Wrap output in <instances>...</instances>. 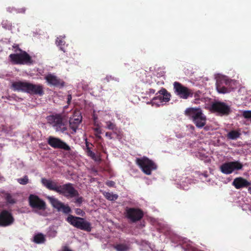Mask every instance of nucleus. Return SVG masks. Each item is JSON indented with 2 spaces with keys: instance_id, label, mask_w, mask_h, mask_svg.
Here are the masks:
<instances>
[{
  "instance_id": "1",
  "label": "nucleus",
  "mask_w": 251,
  "mask_h": 251,
  "mask_svg": "<svg viewBox=\"0 0 251 251\" xmlns=\"http://www.w3.org/2000/svg\"><path fill=\"white\" fill-rule=\"evenodd\" d=\"M185 112L198 128H201L205 125L206 117L200 108L189 107Z\"/></svg>"
},
{
  "instance_id": "2",
  "label": "nucleus",
  "mask_w": 251,
  "mask_h": 251,
  "mask_svg": "<svg viewBox=\"0 0 251 251\" xmlns=\"http://www.w3.org/2000/svg\"><path fill=\"white\" fill-rule=\"evenodd\" d=\"M235 82L226 76H222L217 78L216 90L220 94H226L230 92L234 88L233 85Z\"/></svg>"
},
{
  "instance_id": "3",
  "label": "nucleus",
  "mask_w": 251,
  "mask_h": 251,
  "mask_svg": "<svg viewBox=\"0 0 251 251\" xmlns=\"http://www.w3.org/2000/svg\"><path fill=\"white\" fill-rule=\"evenodd\" d=\"M47 120L56 132L65 133L67 127L63 121V118L60 114H54L47 117Z\"/></svg>"
},
{
  "instance_id": "4",
  "label": "nucleus",
  "mask_w": 251,
  "mask_h": 251,
  "mask_svg": "<svg viewBox=\"0 0 251 251\" xmlns=\"http://www.w3.org/2000/svg\"><path fill=\"white\" fill-rule=\"evenodd\" d=\"M136 162L142 171L147 175H150L151 172L157 168L155 163L145 156L137 158Z\"/></svg>"
},
{
  "instance_id": "5",
  "label": "nucleus",
  "mask_w": 251,
  "mask_h": 251,
  "mask_svg": "<svg viewBox=\"0 0 251 251\" xmlns=\"http://www.w3.org/2000/svg\"><path fill=\"white\" fill-rule=\"evenodd\" d=\"M67 221L74 226L81 230L90 231L92 229L90 223L84 219L69 215L67 218Z\"/></svg>"
},
{
  "instance_id": "6",
  "label": "nucleus",
  "mask_w": 251,
  "mask_h": 251,
  "mask_svg": "<svg viewBox=\"0 0 251 251\" xmlns=\"http://www.w3.org/2000/svg\"><path fill=\"white\" fill-rule=\"evenodd\" d=\"M243 167V165L239 161H230L221 165L220 170L223 174L229 175L236 171L242 170Z\"/></svg>"
},
{
  "instance_id": "7",
  "label": "nucleus",
  "mask_w": 251,
  "mask_h": 251,
  "mask_svg": "<svg viewBox=\"0 0 251 251\" xmlns=\"http://www.w3.org/2000/svg\"><path fill=\"white\" fill-rule=\"evenodd\" d=\"M173 86L175 94L180 98L186 100L189 97H192V90L180 83L175 81L173 83Z\"/></svg>"
},
{
  "instance_id": "8",
  "label": "nucleus",
  "mask_w": 251,
  "mask_h": 251,
  "mask_svg": "<svg viewBox=\"0 0 251 251\" xmlns=\"http://www.w3.org/2000/svg\"><path fill=\"white\" fill-rule=\"evenodd\" d=\"M19 52L16 53L11 54L9 58L14 64H26L31 62V59L30 56L25 51L19 50Z\"/></svg>"
},
{
  "instance_id": "9",
  "label": "nucleus",
  "mask_w": 251,
  "mask_h": 251,
  "mask_svg": "<svg viewBox=\"0 0 251 251\" xmlns=\"http://www.w3.org/2000/svg\"><path fill=\"white\" fill-rule=\"evenodd\" d=\"M58 193L68 199L72 198L78 195V191L74 188L73 184L70 183L60 185Z\"/></svg>"
},
{
  "instance_id": "10",
  "label": "nucleus",
  "mask_w": 251,
  "mask_h": 251,
  "mask_svg": "<svg viewBox=\"0 0 251 251\" xmlns=\"http://www.w3.org/2000/svg\"><path fill=\"white\" fill-rule=\"evenodd\" d=\"M211 109L220 115H228L230 112V107L226 103L215 101L211 105Z\"/></svg>"
},
{
  "instance_id": "11",
  "label": "nucleus",
  "mask_w": 251,
  "mask_h": 251,
  "mask_svg": "<svg viewBox=\"0 0 251 251\" xmlns=\"http://www.w3.org/2000/svg\"><path fill=\"white\" fill-rule=\"evenodd\" d=\"M47 198L52 206L57 209L58 211H62L65 214H68L71 212V209L68 205L64 204L54 197L47 196Z\"/></svg>"
},
{
  "instance_id": "12",
  "label": "nucleus",
  "mask_w": 251,
  "mask_h": 251,
  "mask_svg": "<svg viewBox=\"0 0 251 251\" xmlns=\"http://www.w3.org/2000/svg\"><path fill=\"white\" fill-rule=\"evenodd\" d=\"M48 142L51 147L55 149H60L67 151L71 150L68 145L58 138L50 136L48 138Z\"/></svg>"
},
{
  "instance_id": "13",
  "label": "nucleus",
  "mask_w": 251,
  "mask_h": 251,
  "mask_svg": "<svg viewBox=\"0 0 251 251\" xmlns=\"http://www.w3.org/2000/svg\"><path fill=\"white\" fill-rule=\"evenodd\" d=\"M81 121L82 116L80 112L79 111H75L69 120L70 127L73 130L72 133L76 132Z\"/></svg>"
},
{
  "instance_id": "14",
  "label": "nucleus",
  "mask_w": 251,
  "mask_h": 251,
  "mask_svg": "<svg viewBox=\"0 0 251 251\" xmlns=\"http://www.w3.org/2000/svg\"><path fill=\"white\" fill-rule=\"evenodd\" d=\"M14 220L12 214L8 211L3 210L0 213V226H9L13 224Z\"/></svg>"
},
{
  "instance_id": "15",
  "label": "nucleus",
  "mask_w": 251,
  "mask_h": 251,
  "mask_svg": "<svg viewBox=\"0 0 251 251\" xmlns=\"http://www.w3.org/2000/svg\"><path fill=\"white\" fill-rule=\"evenodd\" d=\"M30 206L39 210L45 209L46 204L45 202L41 200L37 196L30 195L28 198Z\"/></svg>"
},
{
  "instance_id": "16",
  "label": "nucleus",
  "mask_w": 251,
  "mask_h": 251,
  "mask_svg": "<svg viewBox=\"0 0 251 251\" xmlns=\"http://www.w3.org/2000/svg\"><path fill=\"white\" fill-rule=\"evenodd\" d=\"M143 215V212L138 209L127 208L126 210V217L133 222L140 220Z\"/></svg>"
},
{
  "instance_id": "17",
  "label": "nucleus",
  "mask_w": 251,
  "mask_h": 251,
  "mask_svg": "<svg viewBox=\"0 0 251 251\" xmlns=\"http://www.w3.org/2000/svg\"><path fill=\"white\" fill-rule=\"evenodd\" d=\"M28 85L27 81H14L12 83L11 88L15 91L27 93Z\"/></svg>"
},
{
  "instance_id": "18",
  "label": "nucleus",
  "mask_w": 251,
  "mask_h": 251,
  "mask_svg": "<svg viewBox=\"0 0 251 251\" xmlns=\"http://www.w3.org/2000/svg\"><path fill=\"white\" fill-rule=\"evenodd\" d=\"M41 182L47 189L58 193L60 185L55 180L42 178L41 179Z\"/></svg>"
},
{
  "instance_id": "19",
  "label": "nucleus",
  "mask_w": 251,
  "mask_h": 251,
  "mask_svg": "<svg viewBox=\"0 0 251 251\" xmlns=\"http://www.w3.org/2000/svg\"><path fill=\"white\" fill-rule=\"evenodd\" d=\"M27 93L42 96L44 94V92L42 85L33 84L29 82Z\"/></svg>"
},
{
  "instance_id": "20",
  "label": "nucleus",
  "mask_w": 251,
  "mask_h": 251,
  "mask_svg": "<svg viewBox=\"0 0 251 251\" xmlns=\"http://www.w3.org/2000/svg\"><path fill=\"white\" fill-rule=\"evenodd\" d=\"M45 79L48 84L52 86H64V82L61 81L58 77L53 74H49L46 75Z\"/></svg>"
},
{
  "instance_id": "21",
  "label": "nucleus",
  "mask_w": 251,
  "mask_h": 251,
  "mask_svg": "<svg viewBox=\"0 0 251 251\" xmlns=\"http://www.w3.org/2000/svg\"><path fill=\"white\" fill-rule=\"evenodd\" d=\"M155 95H158L159 99L162 101L163 105L170 101L171 95L166 89L162 88L156 93Z\"/></svg>"
},
{
  "instance_id": "22",
  "label": "nucleus",
  "mask_w": 251,
  "mask_h": 251,
  "mask_svg": "<svg viewBox=\"0 0 251 251\" xmlns=\"http://www.w3.org/2000/svg\"><path fill=\"white\" fill-rule=\"evenodd\" d=\"M232 184L236 189H240L250 185L251 183L242 177H238L233 180Z\"/></svg>"
},
{
  "instance_id": "23",
  "label": "nucleus",
  "mask_w": 251,
  "mask_h": 251,
  "mask_svg": "<svg viewBox=\"0 0 251 251\" xmlns=\"http://www.w3.org/2000/svg\"><path fill=\"white\" fill-rule=\"evenodd\" d=\"M194 98V103L196 104H201L205 102L208 99L204 96V95L200 91L193 92V96Z\"/></svg>"
},
{
  "instance_id": "24",
  "label": "nucleus",
  "mask_w": 251,
  "mask_h": 251,
  "mask_svg": "<svg viewBox=\"0 0 251 251\" xmlns=\"http://www.w3.org/2000/svg\"><path fill=\"white\" fill-rule=\"evenodd\" d=\"M163 84L164 82L162 81H158L156 83L152 82L150 84L151 87L148 88L147 90L145 92V94L146 95H149L150 97L151 95L154 94L158 89V86L161 85Z\"/></svg>"
},
{
  "instance_id": "25",
  "label": "nucleus",
  "mask_w": 251,
  "mask_h": 251,
  "mask_svg": "<svg viewBox=\"0 0 251 251\" xmlns=\"http://www.w3.org/2000/svg\"><path fill=\"white\" fill-rule=\"evenodd\" d=\"M86 152L88 156L90 157L92 159L96 162H99L100 161V156L97 155L95 152L92 151L90 148L86 144Z\"/></svg>"
},
{
  "instance_id": "26",
  "label": "nucleus",
  "mask_w": 251,
  "mask_h": 251,
  "mask_svg": "<svg viewBox=\"0 0 251 251\" xmlns=\"http://www.w3.org/2000/svg\"><path fill=\"white\" fill-rule=\"evenodd\" d=\"M158 95H155L152 100L147 102L148 104H151L153 106L159 107L161 105H163L162 101L159 99Z\"/></svg>"
},
{
  "instance_id": "27",
  "label": "nucleus",
  "mask_w": 251,
  "mask_h": 251,
  "mask_svg": "<svg viewBox=\"0 0 251 251\" xmlns=\"http://www.w3.org/2000/svg\"><path fill=\"white\" fill-rule=\"evenodd\" d=\"M65 38V36H60L57 38L56 40V45L57 46L59 47L60 49L62 50L63 52H65V42L64 41L63 39Z\"/></svg>"
},
{
  "instance_id": "28",
  "label": "nucleus",
  "mask_w": 251,
  "mask_h": 251,
  "mask_svg": "<svg viewBox=\"0 0 251 251\" xmlns=\"http://www.w3.org/2000/svg\"><path fill=\"white\" fill-rule=\"evenodd\" d=\"M102 194L107 200L110 201H115L118 198V195L113 193L103 192Z\"/></svg>"
},
{
  "instance_id": "29",
  "label": "nucleus",
  "mask_w": 251,
  "mask_h": 251,
  "mask_svg": "<svg viewBox=\"0 0 251 251\" xmlns=\"http://www.w3.org/2000/svg\"><path fill=\"white\" fill-rule=\"evenodd\" d=\"M45 237L42 233H38L34 236V242L37 244H42L45 241Z\"/></svg>"
},
{
  "instance_id": "30",
  "label": "nucleus",
  "mask_w": 251,
  "mask_h": 251,
  "mask_svg": "<svg viewBox=\"0 0 251 251\" xmlns=\"http://www.w3.org/2000/svg\"><path fill=\"white\" fill-rule=\"evenodd\" d=\"M241 134L239 132L236 130H231L227 134V137L230 140H236L238 138Z\"/></svg>"
},
{
  "instance_id": "31",
  "label": "nucleus",
  "mask_w": 251,
  "mask_h": 251,
  "mask_svg": "<svg viewBox=\"0 0 251 251\" xmlns=\"http://www.w3.org/2000/svg\"><path fill=\"white\" fill-rule=\"evenodd\" d=\"M114 248L117 251H127L129 247L126 244H119L115 245Z\"/></svg>"
},
{
  "instance_id": "32",
  "label": "nucleus",
  "mask_w": 251,
  "mask_h": 251,
  "mask_svg": "<svg viewBox=\"0 0 251 251\" xmlns=\"http://www.w3.org/2000/svg\"><path fill=\"white\" fill-rule=\"evenodd\" d=\"M1 25L3 28L6 29H11L12 24L7 20H3L1 22Z\"/></svg>"
},
{
  "instance_id": "33",
  "label": "nucleus",
  "mask_w": 251,
  "mask_h": 251,
  "mask_svg": "<svg viewBox=\"0 0 251 251\" xmlns=\"http://www.w3.org/2000/svg\"><path fill=\"white\" fill-rule=\"evenodd\" d=\"M105 127L108 129L114 130L117 129L116 125L110 121H107L105 122Z\"/></svg>"
},
{
  "instance_id": "34",
  "label": "nucleus",
  "mask_w": 251,
  "mask_h": 251,
  "mask_svg": "<svg viewBox=\"0 0 251 251\" xmlns=\"http://www.w3.org/2000/svg\"><path fill=\"white\" fill-rule=\"evenodd\" d=\"M17 181L20 184L25 185L28 182V178L27 176H25L22 178L17 179Z\"/></svg>"
},
{
  "instance_id": "35",
  "label": "nucleus",
  "mask_w": 251,
  "mask_h": 251,
  "mask_svg": "<svg viewBox=\"0 0 251 251\" xmlns=\"http://www.w3.org/2000/svg\"><path fill=\"white\" fill-rule=\"evenodd\" d=\"M5 200L7 202L11 204L15 203V200L13 199L11 195L9 194H6L5 195Z\"/></svg>"
},
{
  "instance_id": "36",
  "label": "nucleus",
  "mask_w": 251,
  "mask_h": 251,
  "mask_svg": "<svg viewBox=\"0 0 251 251\" xmlns=\"http://www.w3.org/2000/svg\"><path fill=\"white\" fill-rule=\"evenodd\" d=\"M75 200L74 202L78 204V205H80L83 201V198L81 196H80L78 193V195L75 197Z\"/></svg>"
},
{
  "instance_id": "37",
  "label": "nucleus",
  "mask_w": 251,
  "mask_h": 251,
  "mask_svg": "<svg viewBox=\"0 0 251 251\" xmlns=\"http://www.w3.org/2000/svg\"><path fill=\"white\" fill-rule=\"evenodd\" d=\"M75 213L77 215H80L82 216H83L85 215V212L80 208H76L75 210Z\"/></svg>"
},
{
  "instance_id": "38",
  "label": "nucleus",
  "mask_w": 251,
  "mask_h": 251,
  "mask_svg": "<svg viewBox=\"0 0 251 251\" xmlns=\"http://www.w3.org/2000/svg\"><path fill=\"white\" fill-rule=\"evenodd\" d=\"M94 131L96 132V135L99 137L100 138V134L101 133V129L100 128L96 127L94 128Z\"/></svg>"
},
{
  "instance_id": "39",
  "label": "nucleus",
  "mask_w": 251,
  "mask_h": 251,
  "mask_svg": "<svg viewBox=\"0 0 251 251\" xmlns=\"http://www.w3.org/2000/svg\"><path fill=\"white\" fill-rule=\"evenodd\" d=\"M25 8H22L20 9H17V13H24L25 12Z\"/></svg>"
},
{
  "instance_id": "40",
  "label": "nucleus",
  "mask_w": 251,
  "mask_h": 251,
  "mask_svg": "<svg viewBox=\"0 0 251 251\" xmlns=\"http://www.w3.org/2000/svg\"><path fill=\"white\" fill-rule=\"evenodd\" d=\"M7 10L9 12H15L16 13L17 9L14 7H8Z\"/></svg>"
},
{
  "instance_id": "41",
  "label": "nucleus",
  "mask_w": 251,
  "mask_h": 251,
  "mask_svg": "<svg viewBox=\"0 0 251 251\" xmlns=\"http://www.w3.org/2000/svg\"><path fill=\"white\" fill-rule=\"evenodd\" d=\"M106 184L108 186H110V187H113L115 185V182L114 181H108L107 183H106Z\"/></svg>"
},
{
  "instance_id": "42",
  "label": "nucleus",
  "mask_w": 251,
  "mask_h": 251,
  "mask_svg": "<svg viewBox=\"0 0 251 251\" xmlns=\"http://www.w3.org/2000/svg\"><path fill=\"white\" fill-rule=\"evenodd\" d=\"M105 136L108 138L110 139H111L112 138V133L110 132H106L105 133Z\"/></svg>"
},
{
  "instance_id": "43",
  "label": "nucleus",
  "mask_w": 251,
  "mask_h": 251,
  "mask_svg": "<svg viewBox=\"0 0 251 251\" xmlns=\"http://www.w3.org/2000/svg\"><path fill=\"white\" fill-rule=\"evenodd\" d=\"M61 251H72L68 247L64 246L62 248Z\"/></svg>"
},
{
  "instance_id": "44",
  "label": "nucleus",
  "mask_w": 251,
  "mask_h": 251,
  "mask_svg": "<svg viewBox=\"0 0 251 251\" xmlns=\"http://www.w3.org/2000/svg\"><path fill=\"white\" fill-rule=\"evenodd\" d=\"M114 78H113L111 76H106V77L105 78V79L107 81H109L111 79H113Z\"/></svg>"
},
{
  "instance_id": "45",
  "label": "nucleus",
  "mask_w": 251,
  "mask_h": 251,
  "mask_svg": "<svg viewBox=\"0 0 251 251\" xmlns=\"http://www.w3.org/2000/svg\"><path fill=\"white\" fill-rule=\"evenodd\" d=\"M71 99H72L71 95H68V101H70Z\"/></svg>"
},
{
  "instance_id": "46",
  "label": "nucleus",
  "mask_w": 251,
  "mask_h": 251,
  "mask_svg": "<svg viewBox=\"0 0 251 251\" xmlns=\"http://www.w3.org/2000/svg\"><path fill=\"white\" fill-rule=\"evenodd\" d=\"M248 191L251 194V185L248 188Z\"/></svg>"
},
{
  "instance_id": "47",
  "label": "nucleus",
  "mask_w": 251,
  "mask_h": 251,
  "mask_svg": "<svg viewBox=\"0 0 251 251\" xmlns=\"http://www.w3.org/2000/svg\"><path fill=\"white\" fill-rule=\"evenodd\" d=\"M192 130H194L195 127L193 126H189Z\"/></svg>"
},
{
  "instance_id": "48",
  "label": "nucleus",
  "mask_w": 251,
  "mask_h": 251,
  "mask_svg": "<svg viewBox=\"0 0 251 251\" xmlns=\"http://www.w3.org/2000/svg\"><path fill=\"white\" fill-rule=\"evenodd\" d=\"M183 189H187V188H185V187H183Z\"/></svg>"
}]
</instances>
